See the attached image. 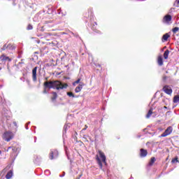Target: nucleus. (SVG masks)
Segmentation results:
<instances>
[{
  "label": "nucleus",
  "instance_id": "obj_1",
  "mask_svg": "<svg viewBox=\"0 0 179 179\" xmlns=\"http://www.w3.org/2000/svg\"><path fill=\"white\" fill-rule=\"evenodd\" d=\"M45 89H54L56 90H59L60 89H67L68 84L64 83L59 80H49L45 81L43 83Z\"/></svg>",
  "mask_w": 179,
  "mask_h": 179
},
{
  "label": "nucleus",
  "instance_id": "obj_2",
  "mask_svg": "<svg viewBox=\"0 0 179 179\" xmlns=\"http://www.w3.org/2000/svg\"><path fill=\"white\" fill-rule=\"evenodd\" d=\"M3 138L4 141L9 142L11 139H13V134L12 131H6L3 135Z\"/></svg>",
  "mask_w": 179,
  "mask_h": 179
},
{
  "label": "nucleus",
  "instance_id": "obj_3",
  "mask_svg": "<svg viewBox=\"0 0 179 179\" xmlns=\"http://www.w3.org/2000/svg\"><path fill=\"white\" fill-rule=\"evenodd\" d=\"M58 156H59L58 150H50V153L49 155V158L50 159V160H54V159H57Z\"/></svg>",
  "mask_w": 179,
  "mask_h": 179
},
{
  "label": "nucleus",
  "instance_id": "obj_4",
  "mask_svg": "<svg viewBox=\"0 0 179 179\" xmlns=\"http://www.w3.org/2000/svg\"><path fill=\"white\" fill-rule=\"evenodd\" d=\"M173 132V127H169L165 131L161 134L159 138H164L166 136H168V135H170Z\"/></svg>",
  "mask_w": 179,
  "mask_h": 179
},
{
  "label": "nucleus",
  "instance_id": "obj_5",
  "mask_svg": "<svg viewBox=\"0 0 179 179\" xmlns=\"http://www.w3.org/2000/svg\"><path fill=\"white\" fill-rule=\"evenodd\" d=\"M173 19V17L170 15H166L163 18V23H166V24H170V22H171V20Z\"/></svg>",
  "mask_w": 179,
  "mask_h": 179
},
{
  "label": "nucleus",
  "instance_id": "obj_6",
  "mask_svg": "<svg viewBox=\"0 0 179 179\" xmlns=\"http://www.w3.org/2000/svg\"><path fill=\"white\" fill-rule=\"evenodd\" d=\"M99 157H101V159H102V162L103 163V164H105V166H107V162L106 161V155H104V152H102L101 150H99Z\"/></svg>",
  "mask_w": 179,
  "mask_h": 179
},
{
  "label": "nucleus",
  "instance_id": "obj_7",
  "mask_svg": "<svg viewBox=\"0 0 179 179\" xmlns=\"http://www.w3.org/2000/svg\"><path fill=\"white\" fill-rule=\"evenodd\" d=\"M32 80L37 82V66L34 67L32 70Z\"/></svg>",
  "mask_w": 179,
  "mask_h": 179
},
{
  "label": "nucleus",
  "instance_id": "obj_8",
  "mask_svg": "<svg viewBox=\"0 0 179 179\" xmlns=\"http://www.w3.org/2000/svg\"><path fill=\"white\" fill-rule=\"evenodd\" d=\"M9 149H12L13 152H14V153H19V152H20V146L19 145H17L13 147H8V150Z\"/></svg>",
  "mask_w": 179,
  "mask_h": 179
},
{
  "label": "nucleus",
  "instance_id": "obj_9",
  "mask_svg": "<svg viewBox=\"0 0 179 179\" xmlns=\"http://www.w3.org/2000/svg\"><path fill=\"white\" fill-rule=\"evenodd\" d=\"M15 50V47H13L12 45L10 44H8V45H6L5 44L3 48H1L2 51H5V50Z\"/></svg>",
  "mask_w": 179,
  "mask_h": 179
},
{
  "label": "nucleus",
  "instance_id": "obj_10",
  "mask_svg": "<svg viewBox=\"0 0 179 179\" xmlns=\"http://www.w3.org/2000/svg\"><path fill=\"white\" fill-rule=\"evenodd\" d=\"M140 156L141 157H146V156H148V150L141 148L140 150Z\"/></svg>",
  "mask_w": 179,
  "mask_h": 179
},
{
  "label": "nucleus",
  "instance_id": "obj_11",
  "mask_svg": "<svg viewBox=\"0 0 179 179\" xmlns=\"http://www.w3.org/2000/svg\"><path fill=\"white\" fill-rule=\"evenodd\" d=\"M0 59L4 62H6V61H8V62H10V61H12V59H10L9 57L5 56L3 55L0 57Z\"/></svg>",
  "mask_w": 179,
  "mask_h": 179
},
{
  "label": "nucleus",
  "instance_id": "obj_12",
  "mask_svg": "<svg viewBox=\"0 0 179 179\" xmlns=\"http://www.w3.org/2000/svg\"><path fill=\"white\" fill-rule=\"evenodd\" d=\"M96 160L101 170H103V162H101V159H100V157H99V155H96Z\"/></svg>",
  "mask_w": 179,
  "mask_h": 179
},
{
  "label": "nucleus",
  "instance_id": "obj_13",
  "mask_svg": "<svg viewBox=\"0 0 179 179\" xmlns=\"http://www.w3.org/2000/svg\"><path fill=\"white\" fill-rule=\"evenodd\" d=\"M173 102L175 104H177L179 103V91L178 92H177V94L174 96L173 99Z\"/></svg>",
  "mask_w": 179,
  "mask_h": 179
},
{
  "label": "nucleus",
  "instance_id": "obj_14",
  "mask_svg": "<svg viewBox=\"0 0 179 179\" xmlns=\"http://www.w3.org/2000/svg\"><path fill=\"white\" fill-rule=\"evenodd\" d=\"M11 177H13V171L10 170L6 175V178L10 179Z\"/></svg>",
  "mask_w": 179,
  "mask_h": 179
},
{
  "label": "nucleus",
  "instance_id": "obj_15",
  "mask_svg": "<svg viewBox=\"0 0 179 179\" xmlns=\"http://www.w3.org/2000/svg\"><path fill=\"white\" fill-rule=\"evenodd\" d=\"M157 62H158V65H159V66H163V57H162V56L158 57Z\"/></svg>",
  "mask_w": 179,
  "mask_h": 179
},
{
  "label": "nucleus",
  "instance_id": "obj_16",
  "mask_svg": "<svg viewBox=\"0 0 179 179\" xmlns=\"http://www.w3.org/2000/svg\"><path fill=\"white\" fill-rule=\"evenodd\" d=\"M71 126L69 124H66L64 127V130H63V135H65L66 134L67 129H69Z\"/></svg>",
  "mask_w": 179,
  "mask_h": 179
},
{
  "label": "nucleus",
  "instance_id": "obj_17",
  "mask_svg": "<svg viewBox=\"0 0 179 179\" xmlns=\"http://www.w3.org/2000/svg\"><path fill=\"white\" fill-rule=\"evenodd\" d=\"M57 92H52V97H51L52 101H55V100L57 99Z\"/></svg>",
  "mask_w": 179,
  "mask_h": 179
},
{
  "label": "nucleus",
  "instance_id": "obj_18",
  "mask_svg": "<svg viewBox=\"0 0 179 179\" xmlns=\"http://www.w3.org/2000/svg\"><path fill=\"white\" fill-rule=\"evenodd\" d=\"M170 54V50H166L164 53V59H167L169 58V55Z\"/></svg>",
  "mask_w": 179,
  "mask_h": 179
},
{
  "label": "nucleus",
  "instance_id": "obj_19",
  "mask_svg": "<svg viewBox=\"0 0 179 179\" xmlns=\"http://www.w3.org/2000/svg\"><path fill=\"white\" fill-rule=\"evenodd\" d=\"M152 114H153V109H152V108H150V109L148 110V114L146 115V118H150V116L152 115Z\"/></svg>",
  "mask_w": 179,
  "mask_h": 179
},
{
  "label": "nucleus",
  "instance_id": "obj_20",
  "mask_svg": "<svg viewBox=\"0 0 179 179\" xmlns=\"http://www.w3.org/2000/svg\"><path fill=\"white\" fill-rule=\"evenodd\" d=\"M169 37H170V35L169 34H165L164 35H163L162 36V40L164 41H167V40H169Z\"/></svg>",
  "mask_w": 179,
  "mask_h": 179
},
{
  "label": "nucleus",
  "instance_id": "obj_21",
  "mask_svg": "<svg viewBox=\"0 0 179 179\" xmlns=\"http://www.w3.org/2000/svg\"><path fill=\"white\" fill-rule=\"evenodd\" d=\"M155 162H156V158L155 157H152L149 164H148V166H153V164Z\"/></svg>",
  "mask_w": 179,
  "mask_h": 179
},
{
  "label": "nucleus",
  "instance_id": "obj_22",
  "mask_svg": "<svg viewBox=\"0 0 179 179\" xmlns=\"http://www.w3.org/2000/svg\"><path fill=\"white\" fill-rule=\"evenodd\" d=\"M82 89H83V85L80 83L79 85L76 87V90H82Z\"/></svg>",
  "mask_w": 179,
  "mask_h": 179
},
{
  "label": "nucleus",
  "instance_id": "obj_23",
  "mask_svg": "<svg viewBox=\"0 0 179 179\" xmlns=\"http://www.w3.org/2000/svg\"><path fill=\"white\" fill-rule=\"evenodd\" d=\"M67 95L69 97H79V96L75 95L72 92H67Z\"/></svg>",
  "mask_w": 179,
  "mask_h": 179
},
{
  "label": "nucleus",
  "instance_id": "obj_24",
  "mask_svg": "<svg viewBox=\"0 0 179 179\" xmlns=\"http://www.w3.org/2000/svg\"><path fill=\"white\" fill-rule=\"evenodd\" d=\"M80 83V79L78 78L77 80H76L74 83H73V86H76V85H78V83Z\"/></svg>",
  "mask_w": 179,
  "mask_h": 179
},
{
  "label": "nucleus",
  "instance_id": "obj_25",
  "mask_svg": "<svg viewBox=\"0 0 179 179\" xmlns=\"http://www.w3.org/2000/svg\"><path fill=\"white\" fill-rule=\"evenodd\" d=\"M164 92L166 94H169V96L172 94L173 90H164Z\"/></svg>",
  "mask_w": 179,
  "mask_h": 179
},
{
  "label": "nucleus",
  "instance_id": "obj_26",
  "mask_svg": "<svg viewBox=\"0 0 179 179\" xmlns=\"http://www.w3.org/2000/svg\"><path fill=\"white\" fill-rule=\"evenodd\" d=\"M162 90H171V88L169 85H165L163 88Z\"/></svg>",
  "mask_w": 179,
  "mask_h": 179
},
{
  "label": "nucleus",
  "instance_id": "obj_27",
  "mask_svg": "<svg viewBox=\"0 0 179 179\" xmlns=\"http://www.w3.org/2000/svg\"><path fill=\"white\" fill-rule=\"evenodd\" d=\"M171 163H178V157H175L171 160Z\"/></svg>",
  "mask_w": 179,
  "mask_h": 179
},
{
  "label": "nucleus",
  "instance_id": "obj_28",
  "mask_svg": "<svg viewBox=\"0 0 179 179\" xmlns=\"http://www.w3.org/2000/svg\"><path fill=\"white\" fill-rule=\"evenodd\" d=\"M179 28L176 27L172 29L173 33L176 34L177 31H178Z\"/></svg>",
  "mask_w": 179,
  "mask_h": 179
},
{
  "label": "nucleus",
  "instance_id": "obj_29",
  "mask_svg": "<svg viewBox=\"0 0 179 179\" xmlns=\"http://www.w3.org/2000/svg\"><path fill=\"white\" fill-rule=\"evenodd\" d=\"M27 29V30H33V26L31 24H29Z\"/></svg>",
  "mask_w": 179,
  "mask_h": 179
},
{
  "label": "nucleus",
  "instance_id": "obj_30",
  "mask_svg": "<svg viewBox=\"0 0 179 179\" xmlns=\"http://www.w3.org/2000/svg\"><path fill=\"white\" fill-rule=\"evenodd\" d=\"M94 26H97V22H94V26L92 27V29L94 31H96V28H94Z\"/></svg>",
  "mask_w": 179,
  "mask_h": 179
},
{
  "label": "nucleus",
  "instance_id": "obj_31",
  "mask_svg": "<svg viewBox=\"0 0 179 179\" xmlns=\"http://www.w3.org/2000/svg\"><path fill=\"white\" fill-rule=\"evenodd\" d=\"M86 129H87V125H85V127L82 129V132H83V131H86Z\"/></svg>",
  "mask_w": 179,
  "mask_h": 179
},
{
  "label": "nucleus",
  "instance_id": "obj_32",
  "mask_svg": "<svg viewBox=\"0 0 179 179\" xmlns=\"http://www.w3.org/2000/svg\"><path fill=\"white\" fill-rule=\"evenodd\" d=\"M59 177H65V172H63L62 175H59Z\"/></svg>",
  "mask_w": 179,
  "mask_h": 179
},
{
  "label": "nucleus",
  "instance_id": "obj_33",
  "mask_svg": "<svg viewBox=\"0 0 179 179\" xmlns=\"http://www.w3.org/2000/svg\"><path fill=\"white\" fill-rule=\"evenodd\" d=\"M43 94H45L48 93V90H44V91L43 92Z\"/></svg>",
  "mask_w": 179,
  "mask_h": 179
},
{
  "label": "nucleus",
  "instance_id": "obj_34",
  "mask_svg": "<svg viewBox=\"0 0 179 179\" xmlns=\"http://www.w3.org/2000/svg\"><path fill=\"white\" fill-rule=\"evenodd\" d=\"M13 125H15V127H17V123H16V122H13Z\"/></svg>",
  "mask_w": 179,
  "mask_h": 179
},
{
  "label": "nucleus",
  "instance_id": "obj_35",
  "mask_svg": "<svg viewBox=\"0 0 179 179\" xmlns=\"http://www.w3.org/2000/svg\"><path fill=\"white\" fill-rule=\"evenodd\" d=\"M25 129H29V125H28V124H26V125H25Z\"/></svg>",
  "mask_w": 179,
  "mask_h": 179
},
{
  "label": "nucleus",
  "instance_id": "obj_36",
  "mask_svg": "<svg viewBox=\"0 0 179 179\" xmlns=\"http://www.w3.org/2000/svg\"><path fill=\"white\" fill-rule=\"evenodd\" d=\"M45 173H50V171L49 170H46L45 171Z\"/></svg>",
  "mask_w": 179,
  "mask_h": 179
},
{
  "label": "nucleus",
  "instance_id": "obj_37",
  "mask_svg": "<svg viewBox=\"0 0 179 179\" xmlns=\"http://www.w3.org/2000/svg\"><path fill=\"white\" fill-rule=\"evenodd\" d=\"M79 92H80V90H76V93H79Z\"/></svg>",
  "mask_w": 179,
  "mask_h": 179
},
{
  "label": "nucleus",
  "instance_id": "obj_38",
  "mask_svg": "<svg viewBox=\"0 0 179 179\" xmlns=\"http://www.w3.org/2000/svg\"><path fill=\"white\" fill-rule=\"evenodd\" d=\"M34 139H35L34 142H36V141H37V137H34Z\"/></svg>",
  "mask_w": 179,
  "mask_h": 179
},
{
  "label": "nucleus",
  "instance_id": "obj_39",
  "mask_svg": "<svg viewBox=\"0 0 179 179\" xmlns=\"http://www.w3.org/2000/svg\"><path fill=\"white\" fill-rule=\"evenodd\" d=\"M26 124L27 125H30V122H28Z\"/></svg>",
  "mask_w": 179,
  "mask_h": 179
},
{
  "label": "nucleus",
  "instance_id": "obj_40",
  "mask_svg": "<svg viewBox=\"0 0 179 179\" xmlns=\"http://www.w3.org/2000/svg\"><path fill=\"white\" fill-rule=\"evenodd\" d=\"M90 58H91L92 61H93V57L92 56H90Z\"/></svg>",
  "mask_w": 179,
  "mask_h": 179
},
{
  "label": "nucleus",
  "instance_id": "obj_41",
  "mask_svg": "<svg viewBox=\"0 0 179 179\" xmlns=\"http://www.w3.org/2000/svg\"><path fill=\"white\" fill-rule=\"evenodd\" d=\"M176 1H177L178 3V5H179V0H176Z\"/></svg>",
  "mask_w": 179,
  "mask_h": 179
},
{
  "label": "nucleus",
  "instance_id": "obj_42",
  "mask_svg": "<svg viewBox=\"0 0 179 179\" xmlns=\"http://www.w3.org/2000/svg\"><path fill=\"white\" fill-rule=\"evenodd\" d=\"M164 108H167V106H164Z\"/></svg>",
  "mask_w": 179,
  "mask_h": 179
},
{
  "label": "nucleus",
  "instance_id": "obj_43",
  "mask_svg": "<svg viewBox=\"0 0 179 179\" xmlns=\"http://www.w3.org/2000/svg\"><path fill=\"white\" fill-rule=\"evenodd\" d=\"M1 154H2V151L0 150V155H1Z\"/></svg>",
  "mask_w": 179,
  "mask_h": 179
},
{
  "label": "nucleus",
  "instance_id": "obj_44",
  "mask_svg": "<svg viewBox=\"0 0 179 179\" xmlns=\"http://www.w3.org/2000/svg\"><path fill=\"white\" fill-rule=\"evenodd\" d=\"M1 69H2L1 68H0V71H1Z\"/></svg>",
  "mask_w": 179,
  "mask_h": 179
}]
</instances>
